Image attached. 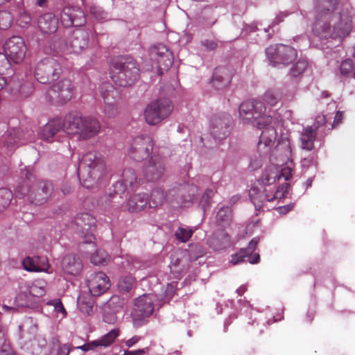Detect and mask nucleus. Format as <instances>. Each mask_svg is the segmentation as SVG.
<instances>
[{"label":"nucleus","instance_id":"nucleus-1","mask_svg":"<svg viewBox=\"0 0 355 355\" xmlns=\"http://www.w3.org/2000/svg\"><path fill=\"white\" fill-rule=\"evenodd\" d=\"M340 0H315L316 15L312 31L320 40H343L352 30V17L336 13Z\"/></svg>","mask_w":355,"mask_h":355},{"label":"nucleus","instance_id":"nucleus-2","mask_svg":"<svg viewBox=\"0 0 355 355\" xmlns=\"http://www.w3.org/2000/svg\"><path fill=\"white\" fill-rule=\"evenodd\" d=\"M266 107L261 101H246L239 109V119L245 124H252L259 129H263L258 144V149L268 148V152L275 144L277 131L272 125V117L266 113Z\"/></svg>","mask_w":355,"mask_h":355},{"label":"nucleus","instance_id":"nucleus-3","mask_svg":"<svg viewBox=\"0 0 355 355\" xmlns=\"http://www.w3.org/2000/svg\"><path fill=\"white\" fill-rule=\"evenodd\" d=\"M26 180L22 185L17 189V196L26 197L27 200L35 205H40L46 202L51 196L53 188L49 181L35 180L33 175L27 173Z\"/></svg>","mask_w":355,"mask_h":355},{"label":"nucleus","instance_id":"nucleus-4","mask_svg":"<svg viewBox=\"0 0 355 355\" xmlns=\"http://www.w3.org/2000/svg\"><path fill=\"white\" fill-rule=\"evenodd\" d=\"M110 69L112 81L120 87L132 86L139 77V66L132 58L121 57L114 60Z\"/></svg>","mask_w":355,"mask_h":355},{"label":"nucleus","instance_id":"nucleus-5","mask_svg":"<svg viewBox=\"0 0 355 355\" xmlns=\"http://www.w3.org/2000/svg\"><path fill=\"white\" fill-rule=\"evenodd\" d=\"M61 73L60 62L53 58H46L36 64L34 76L42 84H50L58 80Z\"/></svg>","mask_w":355,"mask_h":355},{"label":"nucleus","instance_id":"nucleus-6","mask_svg":"<svg viewBox=\"0 0 355 355\" xmlns=\"http://www.w3.org/2000/svg\"><path fill=\"white\" fill-rule=\"evenodd\" d=\"M81 168H87L88 176L96 181L107 173L104 157L100 153L96 151L88 152L83 156L79 171Z\"/></svg>","mask_w":355,"mask_h":355},{"label":"nucleus","instance_id":"nucleus-7","mask_svg":"<svg viewBox=\"0 0 355 355\" xmlns=\"http://www.w3.org/2000/svg\"><path fill=\"white\" fill-rule=\"evenodd\" d=\"M173 110V105L167 98L154 101L144 110L145 120L149 125H156L167 118Z\"/></svg>","mask_w":355,"mask_h":355},{"label":"nucleus","instance_id":"nucleus-8","mask_svg":"<svg viewBox=\"0 0 355 355\" xmlns=\"http://www.w3.org/2000/svg\"><path fill=\"white\" fill-rule=\"evenodd\" d=\"M266 54L270 63L274 67L279 64L288 65L297 56L296 49L282 44L270 45L266 48Z\"/></svg>","mask_w":355,"mask_h":355},{"label":"nucleus","instance_id":"nucleus-9","mask_svg":"<svg viewBox=\"0 0 355 355\" xmlns=\"http://www.w3.org/2000/svg\"><path fill=\"white\" fill-rule=\"evenodd\" d=\"M73 90L72 82L69 79H62L47 90L46 97L51 103L63 104L72 98Z\"/></svg>","mask_w":355,"mask_h":355},{"label":"nucleus","instance_id":"nucleus-10","mask_svg":"<svg viewBox=\"0 0 355 355\" xmlns=\"http://www.w3.org/2000/svg\"><path fill=\"white\" fill-rule=\"evenodd\" d=\"M5 55L0 54L1 59L5 64L8 61L6 55L12 60L15 63H19L23 61L26 53V46L24 40L19 36H13L8 39L4 44Z\"/></svg>","mask_w":355,"mask_h":355},{"label":"nucleus","instance_id":"nucleus-11","mask_svg":"<svg viewBox=\"0 0 355 355\" xmlns=\"http://www.w3.org/2000/svg\"><path fill=\"white\" fill-rule=\"evenodd\" d=\"M154 144L151 137L147 135L136 137L128 150L130 157L139 162L147 158L153 149Z\"/></svg>","mask_w":355,"mask_h":355},{"label":"nucleus","instance_id":"nucleus-12","mask_svg":"<svg viewBox=\"0 0 355 355\" xmlns=\"http://www.w3.org/2000/svg\"><path fill=\"white\" fill-rule=\"evenodd\" d=\"M74 223L77 231L85 239V243H92L94 239V232L96 229V219L88 213L78 214Z\"/></svg>","mask_w":355,"mask_h":355},{"label":"nucleus","instance_id":"nucleus-13","mask_svg":"<svg viewBox=\"0 0 355 355\" xmlns=\"http://www.w3.org/2000/svg\"><path fill=\"white\" fill-rule=\"evenodd\" d=\"M60 21L66 28L82 26L86 23L83 10L77 6H65L60 12Z\"/></svg>","mask_w":355,"mask_h":355},{"label":"nucleus","instance_id":"nucleus-14","mask_svg":"<svg viewBox=\"0 0 355 355\" xmlns=\"http://www.w3.org/2000/svg\"><path fill=\"white\" fill-rule=\"evenodd\" d=\"M149 53L150 59L156 62L158 71H166L173 64V54L168 48L162 44H158L150 47Z\"/></svg>","mask_w":355,"mask_h":355},{"label":"nucleus","instance_id":"nucleus-15","mask_svg":"<svg viewBox=\"0 0 355 355\" xmlns=\"http://www.w3.org/2000/svg\"><path fill=\"white\" fill-rule=\"evenodd\" d=\"M165 172V164L163 159L157 156H152L144 165L143 173L145 179L148 182H157L160 180Z\"/></svg>","mask_w":355,"mask_h":355},{"label":"nucleus","instance_id":"nucleus-16","mask_svg":"<svg viewBox=\"0 0 355 355\" xmlns=\"http://www.w3.org/2000/svg\"><path fill=\"white\" fill-rule=\"evenodd\" d=\"M231 122L230 114L223 113L215 115L211 120V134L219 140L225 138L230 133Z\"/></svg>","mask_w":355,"mask_h":355},{"label":"nucleus","instance_id":"nucleus-17","mask_svg":"<svg viewBox=\"0 0 355 355\" xmlns=\"http://www.w3.org/2000/svg\"><path fill=\"white\" fill-rule=\"evenodd\" d=\"M87 286L93 295H99L110 287V280L105 273H93L87 279Z\"/></svg>","mask_w":355,"mask_h":355},{"label":"nucleus","instance_id":"nucleus-18","mask_svg":"<svg viewBox=\"0 0 355 355\" xmlns=\"http://www.w3.org/2000/svg\"><path fill=\"white\" fill-rule=\"evenodd\" d=\"M101 130L98 120L92 116H85L83 119L78 137L81 139H88L97 135Z\"/></svg>","mask_w":355,"mask_h":355},{"label":"nucleus","instance_id":"nucleus-19","mask_svg":"<svg viewBox=\"0 0 355 355\" xmlns=\"http://www.w3.org/2000/svg\"><path fill=\"white\" fill-rule=\"evenodd\" d=\"M83 117L80 112H71L61 118L62 130L67 134H78Z\"/></svg>","mask_w":355,"mask_h":355},{"label":"nucleus","instance_id":"nucleus-20","mask_svg":"<svg viewBox=\"0 0 355 355\" xmlns=\"http://www.w3.org/2000/svg\"><path fill=\"white\" fill-rule=\"evenodd\" d=\"M232 76L230 68L220 66L215 69L211 83L216 89H223L230 84Z\"/></svg>","mask_w":355,"mask_h":355},{"label":"nucleus","instance_id":"nucleus-21","mask_svg":"<svg viewBox=\"0 0 355 355\" xmlns=\"http://www.w3.org/2000/svg\"><path fill=\"white\" fill-rule=\"evenodd\" d=\"M62 130L61 118L49 120L38 132V136L44 141L51 142L53 138Z\"/></svg>","mask_w":355,"mask_h":355},{"label":"nucleus","instance_id":"nucleus-22","mask_svg":"<svg viewBox=\"0 0 355 355\" xmlns=\"http://www.w3.org/2000/svg\"><path fill=\"white\" fill-rule=\"evenodd\" d=\"M37 27L44 34L54 33L58 28V19L53 13H44L39 17Z\"/></svg>","mask_w":355,"mask_h":355},{"label":"nucleus","instance_id":"nucleus-23","mask_svg":"<svg viewBox=\"0 0 355 355\" xmlns=\"http://www.w3.org/2000/svg\"><path fill=\"white\" fill-rule=\"evenodd\" d=\"M24 268L29 272H48L49 263L45 257H36L35 258L27 257L23 261Z\"/></svg>","mask_w":355,"mask_h":355},{"label":"nucleus","instance_id":"nucleus-24","mask_svg":"<svg viewBox=\"0 0 355 355\" xmlns=\"http://www.w3.org/2000/svg\"><path fill=\"white\" fill-rule=\"evenodd\" d=\"M269 191L270 189L267 187L259 189L254 187L250 189L249 196L257 210L261 209L266 202H270Z\"/></svg>","mask_w":355,"mask_h":355},{"label":"nucleus","instance_id":"nucleus-25","mask_svg":"<svg viewBox=\"0 0 355 355\" xmlns=\"http://www.w3.org/2000/svg\"><path fill=\"white\" fill-rule=\"evenodd\" d=\"M89 35L85 31H78L74 33L73 37L70 40L69 48L70 52L79 53L85 49L88 46Z\"/></svg>","mask_w":355,"mask_h":355},{"label":"nucleus","instance_id":"nucleus-26","mask_svg":"<svg viewBox=\"0 0 355 355\" xmlns=\"http://www.w3.org/2000/svg\"><path fill=\"white\" fill-rule=\"evenodd\" d=\"M62 268L67 274L76 275L82 270V261L73 254H67L62 259Z\"/></svg>","mask_w":355,"mask_h":355},{"label":"nucleus","instance_id":"nucleus-27","mask_svg":"<svg viewBox=\"0 0 355 355\" xmlns=\"http://www.w3.org/2000/svg\"><path fill=\"white\" fill-rule=\"evenodd\" d=\"M148 195L139 193L129 198L127 202L128 209L130 212H138L144 209L148 205Z\"/></svg>","mask_w":355,"mask_h":355},{"label":"nucleus","instance_id":"nucleus-28","mask_svg":"<svg viewBox=\"0 0 355 355\" xmlns=\"http://www.w3.org/2000/svg\"><path fill=\"white\" fill-rule=\"evenodd\" d=\"M157 297L154 294H144L135 299V305L139 311H155Z\"/></svg>","mask_w":355,"mask_h":355},{"label":"nucleus","instance_id":"nucleus-29","mask_svg":"<svg viewBox=\"0 0 355 355\" xmlns=\"http://www.w3.org/2000/svg\"><path fill=\"white\" fill-rule=\"evenodd\" d=\"M141 180H137L135 172L131 168H126L123 171L122 180L116 183V186L120 184L123 186V191L128 187L132 189L136 188L140 184Z\"/></svg>","mask_w":355,"mask_h":355},{"label":"nucleus","instance_id":"nucleus-30","mask_svg":"<svg viewBox=\"0 0 355 355\" xmlns=\"http://www.w3.org/2000/svg\"><path fill=\"white\" fill-rule=\"evenodd\" d=\"M22 131L19 129H12L5 135L3 146L7 148L8 151L12 150L18 144H24Z\"/></svg>","mask_w":355,"mask_h":355},{"label":"nucleus","instance_id":"nucleus-31","mask_svg":"<svg viewBox=\"0 0 355 355\" xmlns=\"http://www.w3.org/2000/svg\"><path fill=\"white\" fill-rule=\"evenodd\" d=\"M316 132L313 127L308 126L301 133L300 141L303 149L311 150L313 148V143L315 139Z\"/></svg>","mask_w":355,"mask_h":355},{"label":"nucleus","instance_id":"nucleus-32","mask_svg":"<svg viewBox=\"0 0 355 355\" xmlns=\"http://www.w3.org/2000/svg\"><path fill=\"white\" fill-rule=\"evenodd\" d=\"M260 256L258 253L252 255H248L246 250L241 249L237 253L232 255L230 262L233 265L238 264L241 262L249 261L251 263H257L259 262Z\"/></svg>","mask_w":355,"mask_h":355},{"label":"nucleus","instance_id":"nucleus-33","mask_svg":"<svg viewBox=\"0 0 355 355\" xmlns=\"http://www.w3.org/2000/svg\"><path fill=\"white\" fill-rule=\"evenodd\" d=\"M216 223L222 227L228 226L232 218V210L230 207H222L217 212Z\"/></svg>","mask_w":355,"mask_h":355},{"label":"nucleus","instance_id":"nucleus-34","mask_svg":"<svg viewBox=\"0 0 355 355\" xmlns=\"http://www.w3.org/2000/svg\"><path fill=\"white\" fill-rule=\"evenodd\" d=\"M101 94L105 103L114 101L119 96L118 91L108 83H105L101 85Z\"/></svg>","mask_w":355,"mask_h":355},{"label":"nucleus","instance_id":"nucleus-35","mask_svg":"<svg viewBox=\"0 0 355 355\" xmlns=\"http://www.w3.org/2000/svg\"><path fill=\"white\" fill-rule=\"evenodd\" d=\"M279 169L275 166L268 168L261 178V182L268 189H270V186L278 180Z\"/></svg>","mask_w":355,"mask_h":355},{"label":"nucleus","instance_id":"nucleus-36","mask_svg":"<svg viewBox=\"0 0 355 355\" xmlns=\"http://www.w3.org/2000/svg\"><path fill=\"white\" fill-rule=\"evenodd\" d=\"M165 199L164 191L159 188L154 189L148 199V204L150 208H157L161 206Z\"/></svg>","mask_w":355,"mask_h":355},{"label":"nucleus","instance_id":"nucleus-37","mask_svg":"<svg viewBox=\"0 0 355 355\" xmlns=\"http://www.w3.org/2000/svg\"><path fill=\"white\" fill-rule=\"evenodd\" d=\"M119 336V330L118 329H114L111 330L107 334L102 336L100 339L96 340V344L97 347L101 346L104 347H109L116 340V338Z\"/></svg>","mask_w":355,"mask_h":355},{"label":"nucleus","instance_id":"nucleus-38","mask_svg":"<svg viewBox=\"0 0 355 355\" xmlns=\"http://www.w3.org/2000/svg\"><path fill=\"white\" fill-rule=\"evenodd\" d=\"M135 279L131 275H126L120 277L118 282V288L121 293H128L131 291Z\"/></svg>","mask_w":355,"mask_h":355},{"label":"nucleus","instance_id":"nucleus-39","mask_svg":"<svg viewBox=\"0 0 355 355\" xmlns=\"http://www.w3.org/2000/svg\"><path fill=\"white\" fill-rule=\"evenodd\" d=\"M110 261L108 254L102 250H98L91 256V262L94 265H105Z\"/></svg>","mask_w":355,"mask_h":355},{"label":"nucleus","instance_id":"nucleus-40","mask_svg":"<svg viewBox=\"0 0 355 355\" xmlns=\"http://www.w3.org/2000/svg\"><path fill=\"white\" fill-rule=\"evenodd\" d=\"M198 21L207 26H212L215 24L216 19L214 17V11L209 8H205L201 12Z\"/></svg>","mask_w":355,"mask_h":355},{"label":"nucleus","instance_id":"nucleus-41","mask_svg":"<svg viewBox=\"0 0 355 355\" xmlns=\"http://www.w3.org/2000/svg\"><path fill=\"white\" fill-rule=\"evenodd\" d=\"M282 98V96L279 91L269 89L263 94V99L268 105L275 106Z\"/></svg>","mask_w":355,"mask_h":355},{"label":"nucleus","instance_id":"nucleus-42","mask_svg":"<svg viewBox=\"0 0 355 355\" xmlns=\"http://www.w3.org/2000/svg\"><path fill=\"white\" fill-rule=\"evenodd\" d=\"M153 312H131V318L135 327H140L147 322Z\"/></svg>","mask_w":355,"mask_h":355},{"label":"nucleus","instance_id":"nucleus-43","mask_svg":"<svg viewBox=\"0 0 355 355\" xmlns=\"http://www.w3.org/2000/svg\"><path fill=\"white\" fill-rule=\"evenodd\" d=\"M12 198L11 191L8 189H0V212L8 207Z\"/></svg>","mask_w":355,"mask_h":355},{"label":"nucleus","instance_id":"nucleus-44","mask_svg":"<svg viewBox=\"0 0 355 355\" xmlns=\"http://www.w3.org/2000/svg\"><path fill=\"white\" fill-rule=\"evenodd\" d=\"M288 186L289 184L287 182L282 184L276 189L275 191H274V189H272L271 188L270 191H269V199H270V202L275 200H281L282 198H284L285 197L286 193H287Z\"/></svg>","mask_w":355,"mask_h":355},{"label":"nucleus","instance_id":"nucleus-45","mask_svg":"<svg viewBox=\"0 0 355 355\" xmlns=\"http://www.w3.org/2000/svg\"><path fill=\"white\" fill-rule=\"evenodd\" d=\"M193 234V230L189 227H179L175 233V236L178 240L182 243L187 242Z\"/></svg>","mask_w":355,"mask_h":355},{"label":"nucleus","instance_id":"nucleus-46","mask_svg":"<svg viewBox=\"0 0 355 355\" xmlns=\"http://www.w3.org/2000/svg\"><path fill=\"white\" fill-rule=\"evenodd\" d=\"M307 67L308 62L306 60H299L293 65L290 70V74L293 77H297L306 69Z\"/></svg>","mask_w":355,"mask_h":355},{"label":"nucleus","instance_id":"nucleus-47","mask_svg":"<svg viewBox=\"0 0 355 355\" xmlns=\"http://www.w3.org/2000/svg\"><path fill=\"white\" fill-rule=\"evenodd\" d=\"M46 282L42 280L35 281L31 286L30 293L35 296H42L46 292Z\"/></svg>","mask_w":355,"mask_h":355},{"label":"nucleus","instance_id":"nucleus-48","mask_svg":"<svg viewBox=\"0 0 355 355\" xmlns=\"http://www.w3.org/2000/svg\"><path fill=\"white\" fill-rule=\"evenodd\" d=\"M12 21V17L11 14L6 10L0 11V28L2 30H6L8 28Z\"/></svg>","mask_w":355,"mask_h":355},{"label":"nucleus","instance_id":"nucleus-49","mask_svg":"<svg viewBox=\"0 0 355 355\" xmlns=\"http://www.w3.org/2000/svg\"><path fill=\"white\" fill-rule=\"evenodd\" d=\"M78 305L79 311H92L93 309L94 302L91 297H82L78 299Z\"/></svg>","mask_w":355,"mask_h":355},{"label":"nucleus","instance_id":"nucleus-50","mask_svg":"<svg viewBox=\"0 0 355 355\" xmlns=\"http://www.w3.org/2000/svg\"><path fill=\"white\" fill-rule=\"evenodd\" d=\"M104 113L108 118H114L118 115L119 111L114 101L105 103Z\"/></svg>","mask_w":355,"mask_h":355},{"label":"nucleus","instance_id":"nucleus-51","mask_svg":"<svg viewBox=\"0 0 355 355\" xmlns=\"http://www.w3.org/2000/svg\"><path fill=\"white\" fill-rule=\"evenodd\" d=\"M125 300L118 295H113L107 302V306L111 309L123 308Z\"/></svg>","mask_w":355,"mask_h":355},{"label":"nucleus","instance_id":"nucleus-52","mask_svg":"<svg viewBox=\"0 0 355 355\" xmlns=\"http://www.w3.org/2000/svg\"><path fill=\"white\" fill-rule=\"evenodd\" d=\"M353 61L351 59H346L343 61L340 66V71L343 75H347L352 72Z\"/></svg>","mask_w":355,"mask_h":355},{"label":"nucleus","instance_id":"nucleus-53","mask_svg":"<svg viewBox=\"0 0 355 355\" xmlns=\"http://www.w3.org/2000/svg\"><path fill=\"white\" fill-rule=\"evenodd\" d=\"M301 164L302 167L309 168L311 166L316 165V155H310L307 157H304L302 161Z\"/></svg>","mask_w":355,"mask_h":355},{"label":"nucleus","instance_id":"nucleus-54","mask_svg":"<svg viewBox=\"0 0 355 355\" xmlns=\"http://www.w3.org/2000/svg\"><path fill=\"white\" fill-rule=\"evenodd\" d=\"M46 305L53 308V311H66L60 299L56 298L49 300Z\"/></svg>","mask_w":355,"mask_h":355},{"label":"nucleus","instance_id":"nucleus-55","mask_svg":"<svg viewBox=\"0 0 355 355\" xmlns=\"http://www.w3.org/2000/svg\"><path fill=\"white\" fill-rule=\"evenodd\" d=\"M327 121L324 115L320 114L316 116L315 123H314V130L320 131V128L326 125Z\"/></svg>","mask_w":355,"mask_h":355},{"label":"nucleus","instance_id":"nucleus-56","mask_svg":"<svg viewBox=\"0 0 355 355\" xmlns=\"http://www.w3.org/2000/svg\"><path fill=\"white\" fill-rule=\"evenodd\" d=\"M201 45L205 47L206 50L214 51L218 46L217 41L214 40H205L201 41Z\"/></svg>","mask_w":355,"mask_h":355},{"label":"nucleus","instance_id":"nucleus-57","mask_svg":"<svg viewBox=\"0 0 355 355\" xmlns=\"http://www.w3.org/2000/svg\"><path fill=\"white\" fill-rule=\"evenodd\" d=\"M103 320L105 322L110 324H114L117 320L116 312H104Z\"/></svg>","mask_w":355,"mask_h":355},{"label":"nucleus","instance_id":"nucleus-58","mask_svg":"<svg viewBox=\"0 0 355 355\" xmlns=\"http://www.w3.org/2000/svg\"><path fill=\"white\" fill-rule=\"evenodd\" d=\"M292 177V169L289 167H284L279 170L278 180L283 178L285 180H288Z\"/></svg>","mask_w":355,"mask_h":355},{"label":"nucleus","instance_id":"nucleus-59","mask_svg":"<svg viewBox=\"0 0 355 355\" xmlns=\"http://www.w3.org/2000/svg\"><path fill=\"white\" fill-rule=\"evenodd\" d=\"M214 196V191L211 189H207L205 190L203 196H202V202L205 201L206 205H209L211 203V200Z\"/></svg>","mask_w":355,"mask_h":355},{"label":"nucleus","instance_id":"nucleus-60","mask_svg":"<svg viewBox=\"0 0 355 355\" xmlns=\"http://www.w3.org/2000/svg\"><path fill=\"white\" fill-rule=\"evenodd\" d=\"M72 348V346L70 344L67 343L59 345L58 348L57 355H69Z\"/></svg>","mask_w":355,"mask_h":355},{"label":"nucleus","instance_id":"nucleus-61","mask_svg":"<svg viewBox=\"0 0 355 355\" xmlns=\"http://www.w3.org/2000/svg\"><path fill=\"white\" fill-rule=\"evenodd\" d=\"M258 239L257 238L252 239L250 242L248 244V246L247 248L243 249L244 250H246V254L249 255L250 254H252L253 251L256 249L257 244H258Z\"/></svg>","mask_w":355,"mask_h":355},{"label":"nucleus","instance_id":"nucleus-62","mask_svg":"<svg viewBox=\"0 0 355 355\" xmlns=\"http://www.w3.org/2000/svg\"><path fill=\"white\" fill-rule=\"evenodd\" d=\"M343 119V112L341 111H338L336 113L334 120L333 124L331 125V129L334 128L335 126L341 123Z\"/></svg>","mask_w":355,"mask_h":355},{"label":"nucleus","instance_id":"nucleus-63","mask_svg":"<svg viewBox=\"0 0 355 355\" xmlns=\"http://www.w3.org/2000/svg\"><path fill=\"white\" fill-rule=\"evenodd\" d=\"M94 343H96V340H93V341H91L90 343H86L82 346H80V347H77L76 349H80L85 352L86 351H89V350H91V349H94L95 347H97V345L96 344H94Z\"/></svg>","mask_w":355,"mask_h":355},{"label":"nucleus","instance_id":"nucleus-64","mask_svg":"<svg viewBox=\"0 0 355 355\" xmlns=\"http://www.w3.org/2000/svg\"><path fill=\"white\" fill-rule=\"evenodd\" d=\"M148 349V347H146L134 351H125L123 355H144Z\"/></svg>","mask_w":355,"mask_h":355}]
</instances>
